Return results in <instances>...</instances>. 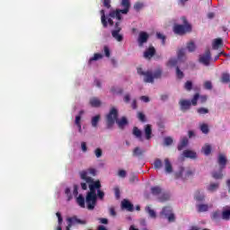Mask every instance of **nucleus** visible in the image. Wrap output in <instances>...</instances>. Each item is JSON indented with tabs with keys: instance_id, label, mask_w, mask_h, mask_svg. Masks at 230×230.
I'll use <instances>...</instances> for the list:
<instances>
[{
	"instance_id": "nucleus-1",
	"label": "nucleus",
	"mask_w": 230,
	"mask_h": 230,
	"mask_svg": "<svg viewBox=\"0 0 230 230\" xmlns=\"http://www.w3.org/2000/svg\"><path fill=\"white\" fill-rule=\"evenodd\" d=\"M98 171L94 168H89L87 171H82L79 172L82 181H85L88 184L89 191L86 193V208L89 211H93L96 208L98 199L103 200L105 198V192L102 190V182L100 180L94 181L92 177H96ZM89 175H92L89 176Z\"/></svg>"
},
{
	"instance_id": "nucleus-2",
	"label": "nucleus",
	"mask_w": 230,
	"mask_h": 230,
	"mask_svg": "<svg viewBox=\"0 0 230 230\" xmlns=\"http://www.w3.org/2000/svg\"><path fill=\"white\" fill-rule=\"evenodd\" d=\"M181 21L183 24L173 25L172 31L175 33V35H186V33H190L192 30L191 24H190L186 17L182 16Z\"/></svg>"
},
{
	"instance_id": "nucleus-3",
	"label": "nucleus",
	"mask_w": 230,
	"mask_h": 230,
	"mask_svg": "<svg viewBox=\"0 0 230 230\" xmlns=\"http://www.w3.org/2000/svg\"><path fill=\"white\" fill-rule=\"evenodd\" d=\"M120 4L124 9H116L115 11L110 12V17L117 19V21H121V13H124L125 15L128 13L130 10V0H121Z\"/></svg>"
},
{
	"instance_id": "nucleus-4",
	"label": "nucleus",
	"mask_w": 230,
	"mask_h": 230,
	"mask_svg": "<svg viewBox=\"0 0 230 230\" xmlns=\"http://www.w3.org/2000/svg\"><path fill=\"white\" fill-rule=\"evenodd\" d=\"M198 102H199V93H195L190 101L181 99L179 102L181 111H182V112H186V111H190L191 109V105L193 107H197Z\"/></svg>"
},
{
	"instance_id": "nucleus-5",
	"label": "nucleus",
	"mask_w": 230,
	"mask_h": 230,
	"mask_svg": "<svg viewBox=\"0 0 230 230\" xmlns=\"http://www.w3.org/2000/svg\"><path fill=\"white\" fill-rule=\"evenodd\" d=\"M119 116V113L118 109L112 107L106 115V128H112L114 127V123H117Z\"/></svg>"
},
{
	"instance_id": "nucleus-6",
	"label": "nucleus",
	"mask_w": 230,
	"mask_h": 230,
	"mask_svg": "<svg viewBox=\"0 0 230 230\" xmlns=\"http://www.w3.org/2000/svg\"><path fill=\"white\" fill-rule=\"evenodd\" d=\"M160 215L167 218L168 222H175V214H173V210L172 207H164Z\"/></svg>"
},
{
	"instance_id": "nucleus-7",
	"label": "nucleus",
	"mask_w": 230,
	"mask_h": 230,
	"mask_svg": "<svg viewBox=\"0 0 230 230\" xmlns=\"http://www.w3.org/2000/svg\"><path fill=\"white\" fill-rule=\"evenodd\" d=\"M120 22H117L115 23V30L111 31V35L115 40L118 42H121L123 40V35L119 34V31H121V28L119 27Z\"/></svg>"
},
{
	"instance_id": "nucleus-8",
	"label": "nucleus",
	"mask_w": 230,
	"mask_h": 230,
	"mask_svg": "<svg viewBox=\"0 0 230 230\" xmlns=\"http://www.w3.org/2000/svg\"><path fill=\"white\" fill-rule=\"evenodd\" d=\"M199 63L203 64V66H209V62H211V51L207 49L203 55L199 56Z\"/></svg>"
},
{
	"instance_id": "nucleus-9",
	"label": "nucleus",
	"mask_w": 230,
	"mask_h": 230,
	"mask_svg": "<svg viewBox=\"0 0 230 230\" xmlns=\"http://www.w3.org/2000/svg\"><path fill=\"white\" fill-rule=\"evenodd\" d=\"M217 164L219 166V170H225L227 165V157L226 155L219 154L217 156Z\"/></svg>"
},
{
	"instance_id": "nucleus-10",
	"label": "nucleus",
	"mask_w": 230,
	"mask_h": 230,
	"mask_svg": "<svg viewBox=\"0 0 230 230\" xmlns=\"http://www.w3.org/2000/svg\"><path fill=\"white\" fill-rule=\"evenodd\" d=\"M121 208L122 209H126V211H129L130 213L134 211V205L128 201V199H123L121 201Z\"/></svg>"
},
{
	"instance_id": "nucleus-11",
	"label": "nucleus",
	"mask_w": 230,
	"mask_h": 230,
	"mask_svg": "<svg viewBox=\"0 0 230 230\" xmlns=\"http://www.w3.org/2000/svg\"><path fill=\"white\" fill-rule=\"evenodd\" d=\"M148 33L141 31L138 35V45L141 47L143 44L148 42Z\"/></svg>"
},
{
	"instance_id": "nucleus-12",
	"label": "nucleus",
	"mask_w": 230,
	"mask_h": 230,
	"mask_svg": "<svg viewBox=\"0 0 230 230\" xmlns=\"http://www.w3.org/2000/svg\"><path fill=\"white\" fill-rule=\"evenodd\" d=\"M194 200H197V202H204L206 200V195L200 190H196L194 193Z\"/></svg>"
},
{
	"instance_id": "nucleus-13",
	"label": "nucleus",
	"mask_w": 230,
	"mask_h": 230,
	"mask_svg": "<svg viewBox=\"0 0 230 230\" xmlns=\"http://www.w3.org/2000/svg\"><path fill=\"white\" fill-rule=\"evenodd\" d=\"M144 82L146 84H154V74L152 71H146L144 74Z\"/></svg>"
},
{
	"instance_id": "nucleus-14",
	"label": "nucleus",
	"mask_w": 230,
	"mask_h": 230,
	"mask_svg": "<svg viewBox=\"0 0 230 230\" xmlns=\"http://www.w3.org/2000/svg\"><path fill=\"white\" fill-rule=\"evenodd\" d=\"M155 55V48L154 47H149L145 52H144V58H152Z\"/></svg>"
},
{
	"instance_id": "nucleus-15",
	"label": "nucleus",
	"mask_w": 230,
	"mask_h": 230,
	"mask_svg": "<svg viewBox=\"0 0 230 230\" xmlns=\"http://www.w3.org/2000/svg\"><path fill=\"white\" fill-rule=\"evenodd\" d=\"M117 125L119 128H125L127 125H128V119H127V117H122L121 119H117Z\"/></svg>"
},
{
	"instance_id": "nucleus-16",
	"label": "nucleus",
	"mask_w": 230,
	"mask_h": 230,
	"mask_svg": "<svg viewBox=\"0 0 230 230\" xmlns=\"http://www.w3.org/2000/svg\"><path fill=\"white\" fill-rule=\"evenodd\" d=\"M198 213H206V211H209V208H213V205L208 204H199L196 206Z\"/></svg>"
},
{
	"instance_id": "nucleus-17",
	"label": "nucleus",
	"mask_w": 230,
	"mask_h": 230,
	"mask_svg": "<svg viewBox=\"0 0 230 230\" xmlns=\"http://www.w3.org/2000/svg\"><path fill=\"white\" fill-rule=\"evenodd\" d=\"M144 132L146 136V139L148 141L152 139V125L147 124L144 128Z\"/></svg>"
},
{
	"instance_id": "nucleus-18",
	"label": "nucleus",
	"mask_w": 230,
	"mask_h": 230,
	"mask_svg": "<svg viewBox=\"0 0 230 230\" xmlns=\"http://www.w3.org/2000/svg\"><path fill=\"white\" fill-rule=\"evenodd\" d=\"M91 107L98 109V107L102 106V101H100L97 97H92L89 102Z\"/></svg>"
},
{
	"instance_id": "nucleus-19",
	"label": "nucleus",
	"mask_w": 230,
	"mask_h": 230,
	"mask_svg": "<svg viewBox=\"0 0 230 230\" xmlns=\"http://www.w3.org/2000/svg\"><path fill=\"white\" fill-rule=\"evenodd\" d=\"M188 143H189L188 137H182L177 146L179 152L184 150V148H186V146H188Z\"/></svg>"
},
{
	"instance_id": "nucleus-20",
	"label": "nucleus",
	"mask_w": 230,
	"mask_h": 230,
	"mask_svg": "<svg viewBox=\"0 0 230 230\" xmlns=\"http://www.w3.org/2000/svg\"><path fill=\"white\" fill-rule=\"evenodd\" d=\"M76 204H78L80 208H85V204H87V201L85 198H84V195L80 194L78 197H76Z\"/></svg>"
},
{
	"instance_id": "nucleus-21",
	"label": "nucleus",
	"mask_w": 230,
	"mask_h": 230,
	"mask_svg": "<svg viewBox=\"0 0 230 230\" xmlns=\"http://www.w3.org/2000/svg\"><path fill=\"white\" fill-rule=\"evenodd\" d=\"M67 222H70V224L72 226H73V224H82L83 226H84V224H87V222L85 220H81V219L77 218L76 217H68Z\"/></svg>"
},
{
	"instance_id": "nucleus-22",
	"label": "nucleus",
	"mask_w": 230,
	"mask_h": 230,
	"mask_svg": "<svg viewBox=\"0 0 230 230\" xmlns=\"http://www.w3.org/2000/svg\"><path fill=\"white\" fill-rule=\"evenodd\" d=\"M218 188H220V183L212 182L207 187V190H208V191H210V193H214V191H217V190H218Z\"/></svg>"
},
{
	"instance_id": "nucleus-23",
	"label": "nucleus",
	"mask_w": 230,
	"mask_h": 230,
	"mask_svg": "<svg viewBox=\"0 0 230 230\" xmlns=\"http://www.w3.org/2000/svg\"><path fill=\"white\" fill-rule=\"evenodd\" d=\"M183 156L189 159H197V153L191 150H185L183 151Z\"/></svg>"
},
{
	"instance_id": "nucleus-24",
	"label": "nucleus",
	"mask_w": 230,
	"mask_h": 230,
	"mask_svg": "<svg viewBox=\"0 0 230 230\" xmlns=\"http://www.w3.org/2000/svg\"><path fill=\"white\" fill-rule=\"evenodd\" d=\"M164 166H165L166 173H172V172H173V167L172 166V163L170 162V159L168 158L164 159Z\"/></svg>"
},
{
	"instance_id": "nucleus-25",
	"label": "nucleus",
	"mask_w": 230,
	"mask_h": 230,
	"mask_svg": "<svg viewBox=\"0 0 230 230\" xmlns=\"http://www.w3.org/2000/svg\"><path fill=\"white\" fill-rule=\"evenodd\" d=\"M143 154H145V150H142L141 147L137 146L133 150V157H141L143 156Z\"/></svg>"
},
{
	"instance_id": "nucleus-26",
	"label": "nucleus",
	"mask_w": 230,
	"mask_h": 230,
	"mask_svg": "<svg viewBox=\"0 0 230 230\" xmlns=\"http://www.w3.org/2000/svg\"><path fill=\"white\" fill-rule=\"evenodd\" d=\"M133 136H136L139 141H143V133L138 129L137 127L133 128Z\"/></svg>"
},
{
	"instance_id": "nucleus-27",
	"label": "nucleus",
	"mask_w": 230,
	"mask_h": 230,
	"mask_svg": "<svg viewBox=\"0 0 230 230\" xmlns=\"http://www.w3.org/2000/svg\"><path fill=\"white\" fill-rule=\"evenodd\" d=\"M221 218L223 220H230V209L229 208H224L221 213Z\"/></svg>"
},
{
	"instance_id": "nucleus-28",
	"label": "nucleus",
	"mask_w": 230,
	"mask_h": 230,
	"mask_svg": "<svg viewBox=\"0 0 230 230\" xmlns=\"http://www.w3.org/2000/svg\"><path fill=\"white\" fill-rule=\"evenodd\" d=\"M151 193L152 195H155V197H157V195H161V193H163V189L159 186L152 187Z\"/></svg>"
},
{
	"instance_id": "nucleus-29",
	"label": "nucleus",
	"mask_w": 230,
	"mask_h": 230,
	"mask_svg": "<svg viewBox=\"0 0 230 230\" xmlns=\"http://www.w3.org/2000/svg\"><path fill=\"white\" fill-rule=\"evenodd\" d=\"M101 118L102 117L100 115H95L94 117L92 118L91 123L93 128H98V123H100Z\"/></svg>"
},
{
	"instance_id": "nucleus-30",
	"label": "nucleus",
	"mask_w": 230,
	"mask_h": 230,
	"mask_svg": "<svg viewBox=\"0 0 230 230\" xmlns=\"http://www.w3.org/2000/svg\"><path fill=\"white\" fill-rule=\"evenodd\" d=\"M102 58H103V55H102L100 53H95L93 55V57L89 59L88 64H89V66H91V64H93V62H94L96 60H100Z\"/></svg>"
},
{
	"instance_id": "nucleus-31",
	"label": "nucleus",
	"mask_w": 230,
	"mask_h": 230,
	"mask_svg": "<svg viewBox=\"0 0 230 230\" xmlns=\"http://www.w3.org/2000/svg\"><path fill=\"white\" fill-rule=\"evenodd\" d=\"M224 41L222 40V39H216L213 42L212 48L213 49H218V48H220V46H223Z\"/></svg>"
},
{
	"instance_id": "nucleus-32",
	"label": "nucleus",
	"mask_w": 230,
	"mask_h": 230,
	"mask_svg": "<svg viewBox=\"0 0 230 230\" xmlns=\"http://www.w3.org/2000/svg\"><path fill=\"white\" fill-rule=\"evenodd\" d=\"M102 16H101V22L103 26V28H107L108 26V22H107V18L105 17V11L102 10L101 11Z\"/></svg>"
},
{
	"instance_id": "nucleus-33",
	"label": "nucleus",
	"mask_w": 230,
	"mask_h": 230,
	"mask_svg": "<svg viewBox=\"0 0 230 230\" xmlns=\"http://www.w3.org/2000/svg\"><path fill=\"white\" fill-rule=\"evenodd\" d=\"M201 151L203 152V154H204L205 155H209V154H211V145L206 144V145L202 147Z\"/></svg>"
},
{
	"instance_id": "nucleus-34",
	"label": "nucleus",
	"mask_w": 230,
	"mask_h": 230,
	"mask_svg": "<svg viewBox=\"0 0 230 230\" xmlns=\"http://www.w3.org/2000/svg\"><path fill=\"white\" fill-rule=\"evenodd\" d=\"M222 84H229L230 82V75L227 73H223L221 76Z\"/></svg>"
},
{
	"instance_id": "nucleus-35",
	"label": "nucleus",
	"mask_w": 230,
	"mask_h": 230,
	"mask_svg": "<svg viewBox=\"0 0 230 230\" xmlns=\"http://www.w3.org/2000/svg\"><path fill=\"white\" fill-rule=\"evenodd\" d=\"M220 217H222L220 210H216L211 214V220H220Z\"/></svg>"
},
{
	"instance_id": "nucleus-36",
	"label": "nucleus",
	"mask_w": 230,
	"mask_h": 230,
	"mask_svg": "<svg viewBox=\"0 0 230 230\" xmlns=\"http://www.w3.org/2000/svg\"><path fill=\"white\" fill-rule=\"evenodd\" d=\"M158 199L160 202H166V200H170V194L168 192L163 193Z\"/></svg>"
},
{
	"instance_id": "nucleus-37",
	"label": "nucleus",
	"mask_w": 230,
	"mask_h": 230,
	"mask_svg": "<svg viewBox=\"0 0 230 230\" xmlns=\"http://www.w3.org/2000/svg\"><path fill=\"white\" fill-rule=\"evenodd\" d=\"M56 217H58V226L57 230H62L61 226H62V222H64V219L62 218V215L60 214V212H57Z\"/></svg>"
},
{
	"instance_id": "nucleus-38",
	"label": "nucleus",
	"mask_w": 230,
	"mask_h": 230,
	"mask_svg": "<svg viewBox=\"0 0 230 230\" xmlns=\"http://www.w3.org/2000/svg\"><path fill=\"white\" fill-rule=\"evenodd\" d=\"M223 170L219 169L218 172H212V177L213 179H222V177H224V174L222 173Z\"/></svg>"
},
{
	"instance_id": "nucleus-39",
	"label": "nucleus",
	"mask_w": 230,
	"mask_h": 230,
	"mask_svg": "<svg viewBox=\"0 0 230 230\" xmlns=\"http://www.w3.org/2000/svg\"><path fill=\"white\" fill-rule=\"evenodd\" d=\"M154 166L155 170H161V168H163V161H161L159 158H156L155 160Z\"/></svg>"
},
{
	"instance_id": "nucleus-40",
	"label": "nucleus",
	"mask_w": 230,
	"mask_h": 230,
	"mask_svg": "<svg viewBox=\"0 0 230 230\" xmlns=\"http://www.w3.org/2000/svg\"><path fill=\"white\" fill-rule=\"evenodd\" d=\"M198 114H199V116H204V114H209V110L208 108H199L197 110Z\"/></svg>"
},
{
	"instance_id": "nucleus-41",
	"label": "nucleus",
	"mask_w": 230,
	"mask_h": 230,
	"mask_svg": "<svg viewBox=\"0 0 230 230\" xmlns=\"http://www.w3.org/2000/svg\"><path fill=\"white\" fill-rule=\"evenodd\" d=\"M156 38H157L159 40H162L163 46H164V45L166 44V36H164L163 33L157 32V33H156Z\"/></svg>"
},
{
	"instance_id": "nucleus-42",
	"label": "nucleus",
	"mask_w": 230,
	"mask_h": 230,
	"mask_svg": "<svg viewBox=\"0 0 230 230\" xmlns=\"http://www.w3.org/2000/svg\"><path fill=\"white\" fill-rule=\"evenodd\" d=\"M197 47L195 46V43L193 41H190L187 44V49L190 52L193 53Z\"/></svg>"
},
{
	"instance_id": "nucleus-43",
	"label": "nucleus",
	"mask_w": 230,
	"mask_h": 230,
	"mask_svg": "<svg viewBox=\"0 0 230 230\" xmlns=\"http://www.w3.org/2000/svg\"><path fill=\"white\" fill-rule=\"evenodd\" d=\"M80 121H82V116L77 115L75 117V125L78 127L79 128V132H82V124L80 123Z\"/></svg>"
},
{
	"instance_id": "nucleus-44",
	"label": "nucleus",
	"mask_w": 230,
	"mask_h": 230,
	"mask_svg": "<svg viewBox=\"0 0 230 230\" xmlns=\"http://www.w3.org/2000/svg\"><path fill=\"white\" fill-rule=\"evenodd\" d=\"M200 130L203 134H209V126L208 124H201Z\"/></svg>"
},
{
	"instance_id": "nucleus-45",
	"label": "nucleus",
	"mask_w": 230,
	"mask_h": 230,
	"mask_svg": "<svg viewBox=\"0 0 230 230\" xmlns=\"http://www.w3.org/2000/svg\"><path fill=\"white\" fill-rule=\"evenodd\" d=\"M161 76H163V70H161V68H158L157 70L155 71V73L153 74V78L155 80V78H161Z\"/></svg>"
},
{
	"instance_id": "nucleus-46",
	"label": "nucleus",
	"mask_w": 230,
	"mask_h": 230,
	"mask_svg": "<svg viewBox=\"0 0 230 230\" xmlns=\"http://www.w3.org/2000/svg\"><path fill=\"white\" fill-rule=\"evenodd\" d=\"M146 211L148 213V215H149V217H151V218H155V217H156L155 211L154 209H152L150 207H146Z\"/></svg>"
},
{
	"instance_id": "nucleus-47",
	"label": "nucleus",
	"mask_w": 230,
	"mask_h": 230,
	"mask_svg": "<svg viewBox=\"0 0 230 230\" xmlns=\"http://www.w3.org/2000/svg\"><path fill=\"white\" fill-rule=\"evenodd\" d=\"M137 119H139V121H141L142 123H145V121H146V117L145 116V113L138 111L137 112Z\"/></svg>"
},
{
	"instance_id": "nucleus-48",
	"label": "nucleus",
	"mask_w": 230,
	"mask_h": 230,
	"mask_svg": "<svg viewBox=\"0 0 230 230\" xmlns=\"http://www.w3.org/2000/svg\"><path fill=\"white\" fill-rule=\"evenodd\" d=\"M164 145L166 146H170V145H172L173 143V138H172V137H166L164 139Z\"/></svg>"
},
{
	"instance_id": "nucleus-49",
	"label": "nucleus",
	"mask_w": 230,
	"mask_h": 230,
	"mask_svg": "<svg viewBox=\"0 0 230 230\" xmlns=\"http://www.w3.org/2000/svg\"><path fill=\"white\" fill-rule=\"evenodd\" d=\"M184 89H186V91H191V89H193V83L187 81L184 84Z\"/></svg>"
},
{
	"instance_id": "nucleus-50",
	"label": "nucleus",
	"mask_w": 230,
	"mask_h": 230,
	"mask_svg": "<svg viewBox=\"0 0 230 230\" xmlns=\"http://www.w3.org/2000/svg\"><path fill=\"white\" fill-rule=\"evenodd\" d=\"M176 76L181 80V78H184V73L181 71V68L179 66L176 67Z\"/></svg>"
},
{
	"instance_id": "nucleus-51",
	"label": "nucleus",
	"mask_w": 230,
	"mask_h": 230,
	"mask_svg": "<svg viewBox=\"0 0 230 230\" xmlns=\"http://www.w3.org/2000/svg\"><path fill=\"white\" fill-rule=\"evenodd\" d=\"M65 194L66 195L68 201L73 199V194H71V189L66 188V189L65 190Z\"/></svg>"
},
{
	"instance_id": "nucleus-52",
	"label": "nucleus",
	"mask_w": 230,
	"mask_h": 230,
	"mask_svg": "<svg viewBox=\"0 0 230 230\" xmlns=\"http://www.w3.org/2000/svg\"><path fill=\"white\" fill-rule=\"evenodd\" d=\"M204 88L208 91H211V89H213V84H211L210 81H207L204 83Z\"/></svg>"
},
{
	"instance_id": "nucleus-53",
	"label": "nucleus",
	"mask_w": 230,
	"mask_h": 230,
	"mask_svg": "<svg viewBox=\"0 0 230 230\" xmlns=\"http://www.w3.org/2000/svg\"><path fill=\"white\" fill-rule=\"evenodd\" d=\"M199 100L200 103H206L208 102V95H200V93H199Z\"/></svg>"
},
{
	"instance_id": "nucleus-54",
	"label": "nucleus",
	"mask_w": 230,
	"mask_h": 230,
	"mask_svg": "<svg viewBox=\"0 0 230 230\" xmlns=\"http://www.w3.org/2000/svg\"><path fill=\"white\" fill-rule=\"evenodd\" d=\"M168 66H170V67H175V66H177V59L176 58L170 59L168 62Z\"/></svg>"
},
{
	"instance_id": "nucleus-55",
	"label": "nucleus",
	"mask_w": 230,
	"mask_h": 230,
	"mask_svg": "<svg viewBox=\"0 0 230 230\" xmlns=\"http://www.w3.org/2000/svg\"><path fill=\"white\" fill-rule=\"evenodd\" d=\"M94 154L97 158H100V157H102L103 152L102 151L101 148H96L94 151Z\"/></svg>"
},
{
	"instance_id": "nucleus-56",
	"label": "nucleus",
	"mask_w": 230,
	"mask_h": 230,
	"mask_svg": "<svg viewBox=\"0 0 230 230\" xmlns=\"http://www.w3.org/2000/svg\"><path fill=\"white\" fill-rule=\"evenodd\" d=\"M104 54H105V57H108V58L111 57V49L107 46H104Z\"/></svg>"
},
{
	"instance_id": "nucleus-57",
	"label": "nucleus",
	"mask_w": 230,
	"mask_h": 230,
	"mask_svg": "<svg viewBox=\"0 0 230 230\" xmlns=\"http://www.w3.org/2000/svg\"><path fill=\"white\" fill-rule=\"evenodd\" d=\"M124 102H125V103H129L130 102V93H126L124 95Z\"/></svg>"
},
{
	"instance_id": "nucleus-58",
	"label": "nucleus",
	"mask_w": 230,
	"mask_h": 230,
	"mask_svg": "<svg viewBox=\"0 0 230 230\" xmlns=\"http://www.w3.org/2000/svg\"><path fill=\"white\" fill-rule=\"evenodd\" d=\"M134 8H135V10L139 11V10H141V8H143V4H141V3H136V4H134Z\"/></svg>"
},
{
	"instance_id": "nucleus-59",
	"label": "nucleus",
	"mask_w": 230,
	"mask_h": 230,
	"mask_svg": "<svg viewBox=\"0 0 230 230\" xmlns=\"http://www.w3.org/2000/svg\"><path fill=\"white\" fill-rule=\"evenodd\" d=\"M73 195L74 197H78V185H74Z\"/></svg>"
},
{
	"instance_id": "nucleus-60",
	"label": "nucleus",
	"mask_w": 230,
	"mask_h": 230,
	"mask_svg": "<svg viewBox=\"0 0 230 230\" xmlns=\"http://www.w3.org/2000/svg\"><path fill=\"white\" fill-rule=\"evenodd\" d=\"M103 6L105 8H111V0H103Z\"/></svg>"
},
{
	"instance_id": "nucleus-61",
	"label": "nucleus",
	"mask_w": 230,
	"mask_h": 230,
	"mask_svg": "<svg viewBox=\"0 0 230 230\" xmlns=\"http://www.w3.org/2000/svg\"><path fill=\"white\" fill-rule=\"evenodd\" d=\"M81 148H82L83 152H87V144L85 142H82Z\"/></svg>"
},
{
	"instance_id": "nucleus-62",
	"label": "nucleus",
	"mask_w": 230,
	"mask_h": 230,
	"mask_svg": "<svg viewBox=\"0 0 230 230\" xmlns=\"http://www.w3.org/2000/svg\"><path fill=\"white\" fill-rule=\"evenodd\" d=\"M110 215L111 217H116V209L114 208V207L110 208Z\"/></svg>"
},
{
	"instance_id": "nucleus-63",
	"label": "nucleus",
	"mask_w": 230,
	"mask_h": 230,
	"mask_svg": "<svg viewBox=\"0 0 230 230\" xmlns=\"http://www.w3.org/2000/svg\"><path fill=\"white\" fill-rule=\"evenodd\" d=\"M182 57H184V49L178 51V58H182Z\"/></svg>"
},
{
	"instance_id": "nucleus-64",
	"label": "nucleus",
	"mask_w": 230,
	"mask_h": 230,
	"mask_svg": "<svg viewBox=\"0 0 230 230\" xmlns=\"http://www.w3.org/2000/svg\"><path fill=\"white\" fill-rule=\"evenodd\" d=\"M114 191H115V197H116V199H119V193H120L119 188H115V189H114Z\"/></svg>"
}]
</instances>
